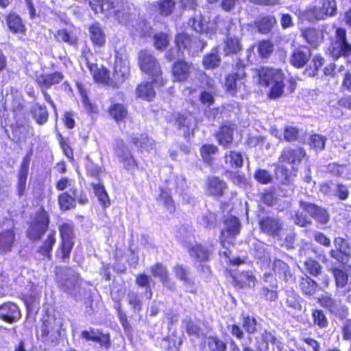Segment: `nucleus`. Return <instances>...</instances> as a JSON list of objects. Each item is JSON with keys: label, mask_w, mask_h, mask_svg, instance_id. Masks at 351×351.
Here are the masks:
<instances>
[{"label": "nucleus", "mask_w": 351, "mask_h": 351, "mask_svg": "<svg viewBox=\"0 0 351 351\" xmlns=\"http://www.w3.org/2000/svg\"><path fill=\"white\" fill-rule=\"evenodd\" d=\"M276 23V19L272 16H265L255 21V25L261 33L269 32L274 24Z\"/></svg>", "instance_id": "49530a36"}, {"label": "nucleus", "mask_w": 351, "mask_h": 351, "mask_svg": "<svg viewBox=\"0 0 351 351\" xmlns=\"http://www.w3.org/2000/svg\"><path fill=\"white\" fill-rule=\"evenodd\" d=\"M61 244L56 251V256L62 259L69 257L73 243V224L71 222L63 223L59 226Z\"/></svg>", "instance_id": "0eeeda50"}, {"label": "nucleus", "mask_w": 351, "mask_h": 351, "mask_svg": "<svg viewBox=\"0 0 351 351\" xmlns=\"http://www.w3.org/2000/svg\"><path fill=\"white\" fill-rule=\"evenodd\" d=\"M336 40L332 44L330 53L335 58L343 56L351 64V45L346 40V32L343 28H337L335 31Z\"/></svg>", "instance_id": "6e6552de"}, {"label": "nucleus", "mask_w": 351, "mask_h": 351, "mask_svg": "<svg viewBox=\"0 0 351 351\" xmlns=\"http://www.w3.org/2000/svg\"><path fill=\"white\" fill-rule=\"evenodd\" d=\"M156 8L161 16H168L174 11L176 1L174 0H160L157 1Z\"/></svg>", "instance_id": "e433bc0d"}, {"label": "nucleus", "mask_w": 351, "mask_h": 351, "mask_svg": "<svg viewBox=\"0 0 351 351\" xmlns=\"http://www.w3.org/2000/svg\"><path fill=\"white\" fill-rule=\"evenodd\" d=\"M31 112L33 118L39 125L45 124L49 118L48 111L45 106H42L38 103H36L32 107Z\"/></svg>", "instance_id": "7c9ffc66"}, {"label": "nucleus", "mask_w": 351, "mask_h": 351, "mask_svg": "<svg viewBox=\"0 0 351 351\" xmlns=\"http://www.w3.org/2000/svg\"><path fill=\"white\" fill-rule=\"evenodd\" d=\"M175 42L179 49L183 48L189 50L191 36L186 33H180L176 36Z\"/></svg>", "instance_id": "0e129e2a"}, {"label": "nucleus", "mask_w": 351, "mask_h": 351, "mask_svg": "<svg viewBox=\"0 0 351 351\" xmlns=\"http://www.w3.org/2000/svg\"><path fill=\"white\" fill-rule=\"evenodd\" d=\"M215 89L213 84L208 86V90H201L199 95V99L202 104L210 106L215 102L213 95Z\"/></svg>", "instance_id": "de8ad7c7"}, {"label": "nucleus", "mask_w": 351, "mask_h": 351, "mask_svg": "<svg viewBox=\"0 0 351 351\" xmlns=\"http://www.w3.org/2000/svg\"><path fill=\"white\" fill-rule=\"evenodd\" d=\"M306 155L305 151L301 147L295 149H286L282 152L280 156V162H287L293 165H299Z\"/></svg>", "instance_id": "f3484780"}, {"label": "nucleus", "mask_w": 351, "mask_h": 351, "mask_svg": "<svg viewBox=\"0 0 351 351\" xmlns=\"http://www.w3.org/2000/svg\"><path fill=\"white\" fill-rule=\"evenodd\" d=\"M56 37L59 41L66 43L70 45H76L77 43V37L66 29L58 31Z\"/></svg>", "instance_id": "09e8293b"}, {"label": "nucleus", "mask_w": 351, "mask_h": 351, "mask_svg": "<svg viewBox=\"0 0 351 351\" xmlns=\"http://www.w3.org/2000/svg\"><path fill=\"white\" fill-rule=\"evenodd\" d=\"M337 13L336 0H319L317 5L310 6L300 14L302 21L315 22L326 20L335 16Z\"/></svg>", "instance_id": "7ed1b4c3"}, {"label": "nucleus", "mask_w": 351, "mask_h": 351, "mask_svg": "<svg viewBox=\"0 0 351 351\" xmlns=\"http://www.w3.org/2000/svg\"><path fill=\"white\" fill-rule=\"evenodd\" d=\"M158 200L162 203L170 213L175 210L173 201L170 193L167 191H162L160 193Z\"/></svg>", "instance_id": "13d9d810"}, {"label": "nucleus", "mask_w": 351, "mask_h": 351, "mask_svg": "<svg viewBox=\"0 0 351 351\" xmlns=\"http://www.w3.org/2000/svg\"><path fill=\"white\" fill-rule=\"evenodd\" d=\"M218 151V148L214 145H204L201 149V156L204 161L206 163H210L213 160V156Z\"/></svg>", "instance_id": "603ef678"}, {"label": "nucleus", "mask_w": 351, "mask_h": 351, "mask_svg": "<svg viewBox=\"0 0 351 351\" xmlns=\"http://www.w3.org/2000/svg\"><path fill=\"white\" fill-rule=\"evenodd\" d=\"M300 296L292 290L286 291L285 305L290 311L296 312L300 311L302 306L300 303Z\"/></svg>", "instance_id": "c9c22d12"}, {"label": "nucleus", "mask_w": 351, "mask_h": 351, "mask_svg": "<svg viewBox=\"0 0 351 351\" xmlns=\"http://www.w3.org/2000/svg\"><path fill=\"white\" fill-rule=\"evenodd\" d=\"M320 304L329 309L331 312H335L340 307V302L333 299L330 295L324 294L319 298Z\"/></svg>", "instance_id": "a18cd8bd"}, {"label": "nucleus", "mask_w": 351, "mask_h": 351, "mask_svg": "<svg viewBox=\"0 0 351 351\" xmlns=\"http://www.w3.org/2000/svg\"><path fill=\"white\" fill-rule=\"evenodd\" d=\"M299 286L302 293L308 295H313L318 287L317 282L306 275L300 278Z\"/></svg>", "instance_id": "2f4dec72"}, {"label": "nucleus", "mask_w": 351, "mask_h": 351, "mask_svg": "<svg viewBox=\"0 0 351 351\" xmlns=\"http://www.w3.org/2000/svg\"><path fill=\"white\" fill-rule=\"evenodd\" d=\"M300 206L304 210L319 223L325 224L328 222L329 215L325 209L312 203L302 200L300 201Z\"/></svg>", "instance_id": "2eb2a0df"}, {"label": "nucleus", "mask_w": 351, "mask_h": 351, "mask_svg": "<svg viewBox=\"0 0 351 351\" xmlns=\"http://www.w3.org/2000/svg\"><path fill=\"white\" fill-rule=\"evenodd\" d=\"M14 239L15 234L12 230H8L0 232V251L2 252L10 251Z\"/></svg>", "instance_id": "473e14b6"}, {"label": "nucleus", "mask_w": 351, "mask_h": 351, "mask_svg": "<svg viewBox=\"0 0 351 351\" xmlns=\"http://www.w3.org/2000/svg\"><path fill=\"white\" fill-rule=\"evenodd\" d=\"M150 270L153 276L159 278L165 287L171 291L175 290V283L169 277L168 271L163 265L161 263H156L151 267Z\"/></svg>", "instance_id": "aec40b11"}, {"label": "nucleus", "mask_w": 351, "mask_h": 351, "mask_svg": "<svg viewBox=\"0 0 351 351\" xmlns=\"http://www.w3.org/2000/svg\"><path fill=\"white\" fill-rule=\"evenodd\" d=\"M130 26L133 27L135 29L136 33L140 36H149L151 35L152 27L143 19H141L139 22H136L135 24L133 21Z\"/></svg>", "instance_id": "8fccbe9b"}, {"label": "nucleus", "mask_w": 351, "mask_h": 351, "mask_svg": "<svg viewBox=\"0 0 351 351\" xmlns=\"http://www.w3.org/2000/svg\"><path fill=\"white\" fill-rule=\"evenodd\" d=\"M326 137L319 134L312 135L310 138V145L315 150L324 149L326 143Z\"/></svg>", "instance_id": "680f3d73"}, {"label": "nucleus", "mask_w": 351, "mask_h": 351, "mask_svg": "<svg viewBox=\"0 0 351 351\" xmlns=\"http://www.w3.org/2000/svg\"><path fill=\"white\" fill-rule=\"evenodd\" d=\"M7 24L10 30L14 33L25 32V26L23 25L21 18L14 14H10L7 17Z\"/></svg>", "instance_id": "79ce46f5"}, {"label": "nucleus", "mask_w": 351, "mask_h": 351, "mask_svg": "<svg viewBox=\"0 0 351 351\" xmlns=\"http://www.w3.org/2000/svg\"><path fill=\"white\" fill-rule=\"evenodd\" d=\"M154 43L157 49L162 50L165 49L169 43L168 35L162 32L156 34L154 36Z\"/></svg>", "instance_id": "4d7b16f0"}, {"label": "nucleus", "mask_w": 351, "mask_h": 351, "mask_svg": "<svg viewBox=\"0 0 351 351\" xmlns=\"http://www.w3.org/2000/svg\"><path fill=\"white\" fill-rule=\"evenodd\" d=\"M173 271L176 276L183 281L185 285H191L192 283L191 280L188 277L189 271L187 267L181 265H177L173 267Z\"/></svg>", "instance_id": "5fc2aeb1"}, {"label": "nucleus", "mask_w": 351, "mask_h": 351, "mask_svg": "<svg viewBox=\"0 0 351 351\" xmlns=\"http://www.w3.org/2000/svg\"><path fill=\"white\" fill-rule=\"evenodd\" d=\"M133 143L141 152L149 151L154 149L155 145L154 141L145 134H141L139 137L133 138Z\"/></svg>", "instance_id": "37998d69"}, {"label": "nucleus", "mask_w": 351, "mask_h": 351, "mask_svg": "<svg viewBox=\"0 0 351 351\" xmlns=\"http://www.w3.org/2000/svg\"><path fill=\"white\" fill-rule=\"evenodd\" d=\"M136 93L138 97L147 101H152L156 96L152 84L149 82L139 84L136 88Z\"/></svg>", "instance_id": "72a5a7b5"}, {"label": "nucleus", "mask_w": 351, "mask_h": 351, "mask_svg": "<svg viewBox=\"0 0 351 351\" xmlns=\"http://www.w3.org/2000/svg\"><path fill=\"white\" fill-rule=\"evenodd\" d=\"M306 270L312 276H318L322 271V266L320 264L313 259H309L304 263Z\"/></svg>", "instance_id": "052dcab7"}, {"label": "nucleus", "mask_w": 351, "mask_h": 351, "mask_svg": "<svg viewBox=\"0 0 351 351\" xmlns=\"http://www.w3.org/2000/svg\"><path fill=\"white\" fill-rule=\"evenodd\" d=\"M324 63V59L319 55H315L311 61V64L309 68V75L311 76H315L317 71L320 67L323 66Z\"/></svg>", "instance_id": "69168bd1"}, {"label": "nucleus", "mask_w": 351, "mask_h": 351, "mask_svg": "<svg viewBox=\"0 0 351 351\" xmlns=\"http://www.w3.org/2000/svg\"><path fill=\"white\" fill-rule=\"evenodd\" d=\"M261 229L269 235L277 236L282 229V224L277 219L267 217L259 222Z\"/></svg>", "instance_id": "b1692460"}, {"label": "nucleus", "mask_w": 351, "mask_h": 351, "mask_svg": "<svg viewBox=\"0 0 351 351\" xmlns=\"http://www.w3.org/2000/svg\"><path fill=\"white\" fill-rule=\"evenodd\" d=\"M226 38L241 39L243 36V28L239 23H234L232 21H227Z\"/></svg>", "instance_id": "c03bdc74"}, {"label": "nucleus", "mask_w": 351, "mask_h": 351, "mask_svg": "<svg viewBox=\"0 0 351 351\" xmlns=\"http://www.w3.org/2000/svg\"><path fill=\"white\" fill-rule=\"evenodd\" d=\"M81 337L87 341H93L98 342L101 346H104L106 348H108L110 346V339L109 335L103 334L99 331L94 330H83L81 332Z\"/></svg>", "instance_id": "393cba45"}, {"label": "nucleus", "mask_w": 351, "mask_h": 351, "mask_svg": "<svg viewBox=\"0 0 351 351\" xmlns=\"http://www.w3.org/2000/svg\"><path fill=\"white\" fill-rule=\"evenodd\" d=\"M130 75V63L128 60L122 58H117L112 80L115 86L122 84Z\"/></svg>", "instance_id": "4468645a"}, {"label": "nucleus", "mask_w": 351, "mask_h": 351, "mask_svg": "<svg viewBox=\"0 0 351 351\" xmlns=\"http://www.w3.org/2000/svg\"><path fill=\"white\" fill-rule=\"evenodd\" d=\"M271 86V88L269 93V97L271 99H276L280 97L284 92L283 77L281 78V80L275 82Z\"/></svg>", "instance_id": "e2e57ef3"}, {"label": "nucleus", "mask_w": 351, "mask_h": 351, "mask_svg": "<svg viewBox=\"0 0 351 351\" xmlns=\"http://www.w3.org/2000/svg\"><path fill=\"white\" fill-rule=\"evenodd\" d=\"M202 36L200 35L198 36H191V43L189 51L192 53L202 51L207 45L206 40L202 38Z\"/></svg>", "instance_id": "3c124183"}, {"label": "nucleus", "mask_w": 351, "mask_h": 351, "mask_svg": "<svg viewBox=\"0 0 351 351\" xmlns=\"http://www.w3.org/2000/svg\"><path fill=\"white\" fill-rule=\"evenodd\" d=\"M235 282L241 287H253L255 286V278L251 271H243L235 278Z\"/></svg>", "instance_id": "4c0bfd02"}, {"label": "nucleus", "mask_w": 351, "mask_h": 351, "mask_svg": "<svg viewBox=\"0 0 351 351\" xmlns=\"http://www.w3.org/2000/svg\"><path fill=\"white\" fill-rule=\"evenodd\" d=\"M66 319L61 317L48 316L40 328V337L43 342L53 346L57 344L60 331L66 330Z\"/></svg>", "instance_id": "20e7f679"}, {"label": "nucleus", "mask_w": 351, "mask_h": 351, "mask_svg": "<svg viewBox=\"0 0 351 351\" xmlns=\"http://www.w3.org/2000/svg\"><path fill=\"white\" fill-rule=\"evenodd\" d=\"M21 317L19 307L14 303L7 302L0 306V318L8 323L16 322Z\"/></svg>", "instance_id": "6ab92c4d"}, {"label": "nucleus", "mask_w": 351, "mask_h": 351, "mask_svg": "<svg viewBox=\"0 0 351 351\" xmlns=\"http://www.w3.org/2000/svg\"><path fill=\"white\" fill-rule=\"evenodd\" d=\"M242 50V45L241 39L237 38H226L223 52L226 56L232 54H237Z\"/></svg>", "instance_id": "ea45409f"}, {"label": "nucleus", "mask_w": 351, "mask_h": 351, "mask_svg": "<svg viewBox=\"0 0 351 351\" xmlns=\"http://www.w3.org/2000/svg\"><path fill=\"white\" fill-rule=\"evenodd\" d=\"M224 160L226 164L229 165L232 168L241 167L243 163L242 154L236 151L226 152L224 156Z\"/></svg>", "instance_id": "58836bf2"}, {"label": "nucleus", "mask_w": 351, "mask_h": 351, "mask_svg": "<svg viewBox=\"0 0 351 351\" xmlns=\"http://www.w3.org/2000/svg\"><path fill=\"white\" fill-rule=\"evenodd\" d=\"M63 79L64 75L62 73L54 72L36 76V82L41 88H49L52 86L59 84Z\"/></svg>", "instance_id": "5701e85b"}, {"label": "nucleus", "mask_w": 351, "mask_h": 351, "mask_svg": "<svg viewBox=\"0 0 351 351\" xmlns=\"http://www.w3.org/2000/svg\"><path fill=\"white\" fill-rule=\"evenodd\" d=\"M56 280L62 291L77 300H82L87 294L86 282L71 267H56Z\"/></svg>", "instance_id": "f03ea898"}, {"label": "nucleus", "mask_w": 351, "mask_h": 351, "mask_svg": "<svg viewBox=\"0 0 351 351\" xmlns=\"http://www.w3.org/2000/svg\"><path fill=\"white\" fill-rule=\"evenodd\" d=\"M311 49L306 46H300L295 48L291 56V64L297 68L303 67L311 57Z\"/></svg>", "instance_id": "a211bd4d"}, {"label": "nucleus", "mask_w": 351, "mask_h": 351, "mask_svg": "<svg viewBox=\"0 0 351 351\" xmlns=\"http://www.w3.org/2000/svg\"><path fill=\"white\" fill-rule=\"evenodd\" d=\"M56 243L55 232H51L47 239L45 241L43 245L40 247L39 252L45 256H50V252L52 247Z\"/></svg>", "instance_id": "864d4df0"}, {"label": "nucleus", "mask_w": 351, "mask_h": 351, "mask_svg": "<svg viewBox=\"0 0 351 351\" xmlns=\"http://www.w3.org/2000/svg\"><path fill=\"white\" fill-rule=\"evenodd\" d=\"M193 66L184 61H179L174 64L172 73L175 80L178 82L186 81L191 72Z\"/></svg>", "instance_id": "bb28decb"}, {"label": "nucleus", "mask_w": 351, "mask_h": 351, "mask_svg": "<svg viewBox=\"0 0 351 351\" xmlns=\"http://www.w3.org/2000/svg\"><path fill=\"white\" fill-rule=\"evenodd\" d=\"M272 269L279 278H283L285 281L293 279L292 274L289 265L280 259H275L272 263Z\"/></svg>", "instance_id": "c85d7f7f"}, {"label": "nucleus", "mask_w": 351, "mask_h": 351, "mask_svg": "<svg viewBox=\"0 0 351 351\" xmlns=\"http://www.w3.org/2000/svg\"><path fill=\"white\" fill-rule=\"evenodd\" d=\"M326 25L322 26L321 29L306 28L302 31V36L308 44L315 48L324 41V34L326 31Z\"/></svg>", "instance_id": "dca6fc26"}, {"label": "nucleus", "mask_w": 351, "mask_h": 351, "mask_svg": "<svg viewBox=\"0 0 351 351\" xmlns=\"http://www.w3.org/2000/svg\"><path fill=\"white\" fill-rule=\"evenodd\" d=\"M176 124L184 136L189 134L191 130L195 126L194 118L191 114H179Z\"/></svg>", "instance_id": "cd10ccee"}, {"label": "nucleus", "mask_w": 351, "mask_h": 351, "mask_svg": "<svg viewBox=\"0 0 351 351\" xmlns=\"http://www.w3.org/2000/svg\"><path fill=\"white\" fill-rule=\"evenodd\" d=\"M93 59V55L91 53L83 54L80 59L82 68L84 69L85 66L96 82L108 84L110 80L108 71L104 67L98 68L97 64L91 61Z\"/></svg>", "instance_id": "9d476101"}, {"label": "nucleus", "mask_w": 351, "mask_h": 351, "mask_svg": "<svg viewBox=\"0 0 351 351\" xmlns=\"http://www.w3.org/2000/svg\"><path fill=\"white\" fill-rule=\"evenodd\" d=\"M227 189L226 183L218 177L208 178L206 182V192L210 196L221 197Z\"/></svg>", "instance_id": "4be33fe9"}, {"label": "nucleus", "mask_w": 351, "mask_h": 351, "mask_svg": "<svg viewBox=\"0 0 351 351\" xmlns=\"http://www.w3.org/2000/svg\"><path fill=\"white\" fill-rule=\"evenodd\" d=\"M348 266L343 265L342 268L335 267L332 269V274L335 278L337 288H343L347 285L348 280Z\"/></svg>", "instance_id": "f704fd0d"}, {"label": "nucleus", "mask_w": 351, "mask_h": 351, "mask_svg": "<svg viewBox=\"0 0 351 351\" xmlns=\"http://www.w3.org/2000/svg\"><path fill=\"white\" fill-rule=\"evenodd\" d=\"M258 51L262 58H267L273 51V45L268 40L261 41L258 44Z\"/></svg>", "instance_id": "338daca9"}, {"label": "nucleus", "mask_w": 351, "mask_h": 351, "mask_svg": "<svg viewBox=\"0 0 351 351\" xmlns=\"http://www.w3.org/2000/svg\"><path fill=\"white\" fill-rule=\"evenodd\" d=\"M89 5L95 13L105 14L126 26H130L136 16L133 5L125 0H91Z\"/></svg>", "instance_id": "f257e3e1"}, {"label": "nucleus", "mask_w": 351, "mask_h": 351, "mask_svg": "<svg viewBox=\"0 0 351 351\" xmlns=\"http://www.w3.org/2000/svg\"><path fill=\"white\" fill-rule=\"evenodd\" d=\"M108 112L110 117L117 123L123 121L128 114L127 108L124 105L118 103L111 104Z\"/></svg>", "instance_id": "c756f323"}, {"label": "nucleus", "mask_w": 351, "mask_h": 351, "mask_svg": "<svg viewBox=\"0 0 351 351\" xmlns=\"http://www.w3.org/2000/svg\"><path fill=\"white\" fill-rule=\"evenodd\" d=\"M88 33L90 39L95 47H101L106 44V35L99 23L89 25Z\"/></svg>", "instance_id": "412c9836"}, {"label": "nucleus", "mask_w": 351, "mask_h": 351, "mask_svg": "<svg viewBox=\"0 0 351 351\" xmlns=\"http://www.w3.org/2000/svg\"><path fill=\"white\" fill-rule=\"evenodd\" d=\"M49 216L43 210H39L27 230V235L32 240H39L45 234L49 226Z\"/></svg>", "instance_id": "9b49d317"}, {"label": "nucleus", "mask_w": 351, "mask_h": 351, "mask_svg": "<svg viewBox=\"0 0 351 351\" xmlns=\"http://www.w3.org/2000/svg\"><path fill=\"white\" fill-rule=\"evenodd\" d=\"M220 58L216 53H210L206 56L203 60V64L206 69H214L220 63Z\"/></svg>", "instance_id": "bf43d9fd"}, {"label": "nucleus", "mask_w": 351, "mask_h": 351, "mask_svg": "<svg viewBox=\"0 0 351 351\" xmlns=\"http://www.w3.org/2000/svg\"><path fill=\"white\" fill-rule=\"evenodd\" d=\"M224 22V20L219 16H216L213 22H208L200 12H195L194 16L189 20L188 25L200 36L211 38L212 36L215 35L219 29V24Z\"/></svg>", "instance_id": "39448f33"}, {"label": "nucleus", "mask_w": 351, "mask_h": 351, "mask_svg": "<svg viewBox=\"0 0 351 351\" xmlns=\"http://www.w3.org/2000/svg\"><path fill=\"white\" fill-rule=\"evenodd\" d=\"M207 343L210 351H226V343L215 337H208Z\"/></svg>", "instance_id": "6e6d98bb"}, {"label": "nucleus", "mask_w": 351, "mask_h": 351, "mask_svg": "<svg viewBox=\"0 0 351 351\" xmlns=\"http://www.w3.org/2000/svg\"><path fill=\"white\" fill-rule=\"evenodd\" d=\"M58 203L62 210H69L75 208V201L71 193L64 192L58 196Z\"/></svg>", "instance_id": "a19ab883"}, {"label": "nucleus", "mask_w": 351, "mask_h": 351, "mask_svg": "<svg viewBox=\"0 0 351 351\" xmlns=\"http://www.w3.org/2000/svg\"><path fill=\"white\" fill-rule=\"evenodd\" d=\"M209 254V251L200 245H195L191 251V256H195L200 261H205L208 259Z\"/></svg>", "instance_id": "774afa93"}, {"label": "nucleus", "mask_w": 351, "mask_h": 351, "mask_svg": "<svg viewBox=\"0 0 351 351\" xmlns=\"http://www.w3.org/2000/svg\"><path fill=\"white\" fill-rule=\"evenodd\" d=\"M283 74L281 71L267 67L255 70L254 75L260 84L265 86H269L275 82L281 80Z\"/></svg>", "instance_id": "f8f14e48"}, {"label": "nucleus", "mask_w": 351, "mask_h": 351, "mask_svg": "<svg viewBox=\"0 0 351 351\" xmlns=\"http://www.w3.org/2000/svg\"><path fill=\"white\" fill-rule=\"evenodd\" d=\"M234 126L233 125H223L221 126L216 134L219 144L225 148L229 147L232 143Z\"/></svg>", "instance_id": "a878e982"}, {"label": "nucleus", "mask_w": 351, "mask_h": 351, "mask_svg": "<svg viewBox=\"0 0 351 351\" xmlns=\"http://www.w3.org/2000/svg\"><path fill=\"white\" fill-rule=\"evenodd\" d=\"M241 223L238 218L229 216L223 222V228L221 231V245L227 248L226 244L232 245L237 235L240 232Z\"/></svg>", "instance_id": "1a4fd4ad"}, {"label": "nucleus", "mask_w": 351, "mask_h": 351, "mask_svg": "<svg viewBox=\"0 0 351 351\" xmlns=\"http://www.w3.org/2000/svg\"><path fill=\"white\" fill-rule=\"evenodd\" d=\"M245 77L244 66L239 67L237 72L232 73L227 76L225 86L231 95H236L243 88L245 90L243 80Z\"/></svg>", "instance_id": "ddd939ff"}, {"label": "nucleus", "mask_w": 351, "mask_h": 351, "mask_svg": "<svg viewBox=\"0 0 351 351\" xmlns=\"http://www.w3.org/2000/svg\"><path fill=\"white\" fill-rule=\"evenodd\" d=\"M138 64L141 71L149 75L155 77L154 82L158 86L164 84L163 79L160 77L161 70L158 60L147 50L138 53Z\"/></svg>", "instance_id": "423d86ee"}]
</instances>
